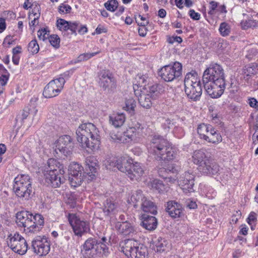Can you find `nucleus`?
I'll return each instance as SVG.
<instances>
[{
	"mask_svg": "<svg viewBox=\"0 0 258 258\" xmlns=\"http://www.w3.org/2000/svg\"><path fill=\"white\" fill-rule=\"evenodd\" d=\"M149 153L157 161H171L177 158L178 149L160 136H154L148 147Z\"/></svg>",
	"mask_w": 258,
	"mask_h": 258,
	"instance_id": "obj_1",
	"label": "nucleus"
},
{
	"mask_svg": "<svg viewBox=\"0 0 258 258\" xmlns=\"http://www.w3.org/2000/svg\"><path fill=\"white\" fill-rule=\"evenodd\" d=\"M77 139L83 148L98 150L100 145L99 131L92 123L81 124L76 131Z\"/></svg>",
	"mask_w": 258,
	"mask_h": 258,
	"instance_id": "obj_2",
	"label": "nucleus"
},
{
	"mask_svg": "<svg viewBox=\"0 0 258 258\" xmlns=\"http://www.w3.org/2000/svg\"><path fill=\"white\" fill-rule=\"evenodd\" d=\"M16 223L19 227L24 228L26 233H35L39 231L44 223V218L39 214L34 215L29 211H22L16 216Z\"/></svg>",
	"mask_w": 258,
	"mask_h": 258,
	"instance_id": "obj_3",
	"label": "nucleus"
},
{
	"mask_svg": "<svg viewBox=\"0 0 258 258\" xmlns=\"http://www.w3.org/2000/svg\"><path fill=\"white\" fill-rule=\"evenodd\" d=\"M184 91L187 98L192 101L200 99L202 88L200 78L197 72L191 71L187 73L184 80Z\"/></svg>",
	"mask_w": 258,
	"mask_h": 258,
	"instance_id": "obj_4",
	"label": "nucleus"
},
{
	"mask_svg": "<svg viewBox=\"0 0 258 258\" xmlns=\"http://www.w3.org/2000/svg\"><path fill=\"white\" fill-rule=\"evenodd\" d=\"M121 251L128 258H148L147 246L133 239H127L119 243Z\"/></svg>",
	"mask_w": 258,
	"mask_h": 258,
	"instance_id": "obj_5",
	"label": "nucleus"
},
{
	"mask_svg": "<svg viewBox=\"0 0 258 258\" xmlns=\"http://www.w3.org/2000/svg\"><path fill=\"white\" fill-rule=\"evenodd\" d=\"M13 190L18 199L28 201L32 196V181L28 175H18L14 179Z\"/></svg>",
	"mask_w": 258,
	"mask_h": 258,
	"instance_id": "obj_6",
	"label": "nucleus"
},
{
	"mask_svg": "<svg viewBox=\"0 0 258 258\" xmlns=\"http://www.w3.org/2000/svg\"><path fill=\"white\" fill-rule=\"evenodd\" d=\"M182 66L176 61L173 64L167 65L161 69L159 75L166 82H171L182 75Z\"/></svg>",
	"mask_w": 258,
	"mask_h": 258,
	"instance_id": "obj_7",
	"label": "nucleus"
},
{
	"mask_svg": "<svg viewBox=\"0 0 258 258\" xmlns=\"http://www.w3.org/2000/svg\"><path fill=\"white\" fill-rule=\"evenodd\" d=\"M98 84L102 89L110 93L114 91L116 88V80L108 70H102L98 75Z\"/></svg>",
	"mask_w": 258,
	"mask_h": 258,
	"instance_id": "obj_8",
	"label": "nucleus"
},
{
	"mask_svg": "<svg viewBox=\"0 0 258 258\" xmlns=\"http://www.w3.org/2000/svg\"><path fill=\"white\" fill-rule=\"evenodd\" d=\"M8 246L19 254L23 255L28 250V244L25 239L19 233L16 232L13 235L10 234L8 237Z\"/></svg>",
	"mask_w": 258,
	"mask_h": 258,
	"instance_id": "obj_9",
	"label": "nucleus"
},
{
	"mask_svg": "<svg viewBox=\"0 0 258 258\" xmlns=\"http://www.w3.org/2000/svg\"><path fill=\"white\" fill-rule=\"evenodd\" d=\"M207 93L212 98H218L223 94L225 89V80H219L203 82Z\"/></svg>",
	"mask_w": 258,
	"mask_h": 258,
	"instance_id": "obj_10",
	"label": "nucleus"
},
{
	"mask_svg": "<svg viewBox=\"0 0 258 258\" xmlns=\"http://www.w3.org/2000/svg\"><path fill=\"white\" fill-rule=\"evenodd\" d=\"M68 218L76 235L81 237L84 234L90 231L89 223L81 220L76 214H69Z\"/></svg>",
	"mask_w": 258,
	"mask_h": 258,
	"instance_id": "obj_11",
	"label": "nucleus"
},
{
	"mask_svg": "<svg viewBox=\"0 0 258 258\" xmlns=\"http://www.w3.org/2000/svg\"><path fill=\"white\" fill-rule=\"evenodd\" d=\"M225 80L224 70L222 67L217 63H211L204 71L203 82Z\"/></svg>",
	"mask_w": 258,
	"mask_h": 258,
	"instance_id": "obj_12",
	"label": "nucleus"
},
{
	"mask_svg": "<svg viewBox=\"0 0 258 258\" xmlns=\"http://www.w3.org/2000/svg\"><path fill=\"white\" fill-rule=\"evenodd\" d=\"M83 167L78 163H73L69 166V181L72 186L77 187L83 180Z\"/></svg>",
	"mask_w": 258,
	"mask_h": 258,
	"instance_id": "obj_13",
	"label": "nucleus"
},
{
	"mask_svg": "<svg viewBox=\"0 0 258 258\" xmlns=\"http://www.w3.org/2000/svg\"><path fill=\"white\" fill-rule=\"evenodd\" d=\"M64 86L63 79H54L50 81L44 87L43 95L46 98L57 96L62 91Z\"/></svg>",
	"mask_w": 258,
	"mask_h": 258,
	"instance_id": "obj_14",
	"label": "nucleus"
},
{
	"mask_svg": "<svg viewBox=\"0 0 258 258\" xmlns=\"http://www.w3.org/2000/svg\"><path fill=\"white\" fill-rule=\"evenodd\" d=\"M34 253L40 256L46 255L50 249V242L46 236H37L32 241Z\"/></svg>",
	"mask_w": 258,
	"mask_h": 258,
	"instance_id": "obj_15",
	"label": "nucleus"
},
{
	"mask_svg": "<svg viewBox=\"0 0 258 258\" xmlns=\"http://www.w3.org/2000/svg\"><path fill=\"white\" fill-rule=\"evenodd\" d=\"M195 176L192 172L185 171L182 174L179 179L178 184L185 194H188L194 191Z\"/></svg>",
	"mask_w": 258,
	"mask_h": 258,
	"instance_id": "obj_16",
	"label": "nucleus"
},
{
	"mask_svg": "<svg viewBox=\"0 0 258 258\" xmlns=\"http://www.w3.org/2000/svg\"><path fill=\"white\" fill-rule=\"evenodd\" d=\"M73 147L71 137L68 135H64L60 137L58 139L55 151L57 153L59 151L60 153L67 157L71 154Z\"/></svg>",
	"mask_w": 258,
	"mask_h": 258,
	"instance_id": "obj_17",
	"label": "nucleus"
},
{
	"mask_svg": "<svg viewBox=\"0 0 258 258\" xmlns=\"http://www.w3.org/2000/svg\"><path fill=\"white\" fill-rule=\"evenodd\" d=\"M142 134L139 132L135 131L134 128L129 127L126 131L123 133L122 139L116 137L115 135H112L110 137L114 141H122L125 143H138L140 141Z\"/></svg>",
	"mask_w": 258,
	"mask_h": 258,
	"instance_id": "obj_18",
	"label": "nucleus"
},
{
	"mask_svg": "<svg viewBox=\"0 0 258 258\" xmlns=\"http://www.w3.org/2000/svg\"><path fill=\"white\" fill-rule=\"evenodd\" d=\"M198 170L204 174L213 175L219 172V166L210 157L199 166Z\"/></svg>",
	"mask_w": 258,
	"mask_h": 258,
	"instance_id": "obj_19",
	"label": "nucleus"
},
{
	"mask_svg": "<svg viewBox=\"0 0 258 258\" xmlns=\"http://www.w3.org/2000/svg\"><path fill=\"white\" fill-rule=\"evenodd\" d=\"M98 240L95 238H89L82 245L81 253L84 258H93L96 254L95 246L97 245Z\"/></svg>",
	"mask_w": 258,
	"mask_h": 258,
	"instance_id": "obj_20",
	"label": "nucleus"
},
{
	"mask_svg": "<svg viewBox=\"0 0 258 258\" xmlns=\"http://www.w3.org/2000/svg\"><path fill=\"white\" fill-rule=\"evenodd\" d=\"M135 95L138 97L140 104L145 108H150L152 106V100L154 99L148 94L147 89L142 88L141 90L136 89L134 87Z\"/></svg>",
	"mask_w": 258,
	"mask_h": 258,
	"instance_id": "obj_21",
	"label": "nucleus"
},
{
	"mask_svg": "<svg viewBox=\"0 0 258 258\" xmlns=\"http://www.w3.org/2000/svg\"><path fill=\"white\" fill-rule=\"evenodd\" d=\"M64 171L62 167H60L58 161L54 159H49L47 161V165L45 167L43 171L44 176H47V179L50 180L51 175H54L55 173H58Z\"/></svg>",
	"mask_w": 258,
	"mask_h": 258,
	"instance_id": "obj_22",
	"label": "nucleus"
},
{
	"mask_svg": "<svg viewBox=\"0 0 258 258\" xmlns=\"http://www.w3.org/2000/svg\"><path fill=\"white\" fill-rule=\"evenodd\" d=\"M121 163L126 165L127 163L123 158L116 157L108 158L104 161V165L107 169L113 170L114 168L116 167L120 171H126V167H122L119 164Z\"/></svg>",
	"mask_w": 258,
	"mask_h": 258,
	"instance_id": "obj_23",
	"label": "nucleus"
},
{
	"mask_svg": "<svg viewBox=\"0 0 258 258\" xmlns=\"http://www.w3.org/2000/svg\"><path fill=\"white\" fill-rule=\"evenodd\" d=\"M166 212L173 218H180L183 215L181 205L175 201L167 202L166 208Z\"/></svg>",
	"mask_w": 258,
	"mask_h": 258,
	"instance_id": "obj_24",
	"label": "nucleus"
},
{
	"mask_svg": "<svg viewBox=\"0 0 258 258\" xmlns=\"http://www.w3.org/2000/svg\"><path fill=\"white\" fill-rule=\"evenodd\" d=\"M145 170V167L142 164L138 162L132 163L131 172H128L127 175L132 180H137L143 176Z\"/></svg>",
	"mask_w": 258,
	"mask_h": 258,
	"instance_id": "obj_25",
	"label": "nucleus"
},
{
	"mask_svg": "<svg viewBox=\"0 0 258 258\" xmlns=\"http://www.w3.org/2000/svg\"><path fill=\"white\" fill-rule=\"evenodd\" d=\"M141 218L142 220L141 225L146 230L152 231L156 228L158 222L154 216L143 214L141 215Z\"/></svg>",
	"mask_w": 258,
	"mask_h": 258,
	"instance_id": "obj_26",
	"label": "nucleus"
},
{
	"mask_svg": "<svg viewBox=\"0 0 258 258\" xmlns=\"http://www.w3.org/2000/svg\"><path fill=\"white\" fill-rule=\"evenodd\" d=\"M115 228L120 234L127 236L135 232V228L133 225L127 221L117 222Z\"/></svg>",
	"mask_w": 258,
	"mask_h": 258,
	"instance_id": "obj_27",
	"label": "nucleus"
},
{
	"mask_svg": "<svg viewBox=\"0 0 258 258\" xmlns=\"http://www.w3.org/2000/svg\"><path fill=\"white\" fill-rule=\"evenodd\" d=\"M64 173V171H62L60 173H55L54 175L50 176V178H49L50 180L47 179L46 176H44L45 181L48 185L51 187L54 188L58 187L65 181L66 179L63 176Z\"/></svg>",
	"mask_w": 258,
	"mask_h": 258,
	"instance_id": "obj_28",
	"label": "nucleus"
},
{
	"mask_svg": "<svg viewBox=\"0 0 258 258\" xmlns=\"http://www.w3.org/2000/svg\"><path fill=\"white\" fill-rule=\"evenodd\" d=\"M153 249L155 251L162 252L171 248V243L164 238L159 237L153 241Z\"/></svg>",
	"mask_w": 258,
	"mask_h": 258,
	"instance_id": "obj_29",
	"label": "nucleus"
},
{
	"mask_svg": "<svg viewBox=\"0 0 258 258\" xmlns=\"http://www.w3.org/2000/svg\"><path fill=\"white\" fill-rule=\"evenodd\" d=\"M139 207L145 213L144 214L148 213L153 215H156L157 214L156 205L154 202L146 197L142 202V204Z\"/></svg>",
	"mask_w": 258,
	"mask_h": 258,
	"instance_id": "obj_30",
	"label": "nucleus"
},
{
	"mask_svg": "<svg viewBox=\"0 0 258 258\" xmlns=\"http://www.w3.org/2000/svg\"><path fill=\"white\" fill-rule=\"evenodd\" d=\"M146 198L143 194L142 190H137L133 192L128 200L129 203L133 204V206L135 208H138L142 204V202Z\"/></svg>",
	"mask_w": 258,
	"mask_h": 258,
	"instance_id": "obj_31",
	"label": "nucleus"
},
{
	"mask_svg": "<svg viewBox=\"0 0 258 258\" xmlns=\"http://www.w3.org/2000/svg\"><path fill=\"white\" fill-rule=\"evenodd\" d=\"M86 170L88 169L90 172L88 174H90V176H94L95 173L97 172V168L98 167V161L96 158L94 156H89L86 159Z\"/></svg>",
	"mask_w": 258,
	"mask_h": 258,
	"instance_id": "obj_32",
	"label": "nucleus"
},
{
	"mask_svg": "<svg viewBox=\"0 0 258 258\" xmlns=\"http://www.w3.org/2000/svg\"><path fill=\"white\" fill-rule=\"evenodd\" d=\"M125 120L123 113L113 114L109 116V122L115 127L121 126Z\"/></svg>",
	"mask_w": 258,
	"mask_h": 258,
	"instance_id": "obj_33",
	"label": "nucleus"
},
{
	"mask_svg": "<svg viewBox=\"0 0 258 258\" xmlns=\"http://www.w3.org/2000/svg\"><path fill=\"white\" fill-rule=\"evenodd\" d=\"M210 136H208V138L206 142L217 145L222 141V138L219 132L216 130L212 125V128L210 130Z\"/></svg>",
	"mask_w": 258,
	"mask_h": 258,
	"instance_id": "obj_34",
	"label": "nucleus"
},
{
	"mask_svg": "<svg viewBox=\"0 0 258 258\" xmlns=\"http://www.w3.org/2000/svg\"><path fill=\"white\" fill-rule=\"evenodd\" d=\"M192 157L194 163L198 165V167H199V166L203 163H204L205 160L210 158L201 150L195 151L194 152Z\"/></svg>",
	"mask_w": 258,
	"mask_h": 258,
	"instance_id": "obj_35",
	"label": "nucleus"
},
{
	"mask_svg": "<svg viewBox=\"0 0 258 258\" xmlns=\"http://www.w3.org/2000/svg\"><path fill=\"white\" fill-rule=\"evenodd\" d=\"M212 128V125L209 124L201 123L199 125L197 128V132L199 138L205 141L207 140L208 136L207 133H210V129Z\"/></svg>",
	"mask_w": 258,
	"mask_h": 258,
	"instance_id": "obj_36",
	"label": "nucleus"
},
{
	"mask_svg": "<svg viewBox=\"0 0 258 258\" xmlns=\"http://www.w3.org/2000/svg\"><path fill=\"white\" fill-rule=\"evenodd\" d=\"M136 80L137 81L136 84H134V87L139 90H141L142 88H144L147 89V84L148 82V77L146 75H139L138 74Z\"/></svg>",
	"mask_w": 258,
	"mask_h": 258,
	"instance_id": "obj_37",
	"label": "nucleus"
},
{
	"mask_svg": "<svg viewBox=\"0 0 258 258\" xmlns=\"http://www.w3.org/2000/svg\"><path fill=\"white\" fill-rule=\"evenodd\" d=\"M117 205L112 202L111 201L107 200L104 204L103 211L106 216H109L111 214H115L117 211Z\"/></svg>",
	"mask_w": 258,
	"mask_h": 258,
	"instance_id": "obj_38",
	"label": "nucleus"
},
{
	"mask_svg": "<svg viewBox=\"0 0 258 258\" xmlns=\"http://www.w3.org/2000/svg\"><path fill=\"white\" fill-rule=\"evenodd\" d=\"M99 53H100V50L92 53H84L81 54L75 60L74 63H76L81 61H86Z\"/></svg>",
	"mask_w": 258,
	"mask_h": 258,
	"instance_id": "obj_39",
	"label": "nucleus"
},
{
	"mask_svg": "<svg viewBox=\"0 0 258 258\" xmlns=\"http://www.w3.org/2000/svg\"><path fill=\"white\" fill-rule=\"evenodd\" d=\"M151 186L153 189L157 190L159 192H162L165 190V185L163 181L159 179H154L151 182Z\"/></svg>",
	"mask_w": 258,
	"mask_h": 258,
	"instance_id": "obj_40",
	"label": "nucleus"
},
{
	"mask_svg": "<svg viewBox=\"0 0 258 258\" xmlns=\"http://www.w3.org/2000/svg\"><path fill=\"white\" fill-rule=\"evenodd\" d=\"M135 19L136 22L138 23V25L140 26V27L138 29L139 35L142 37H145L146 35L147 32V29L146 27V26L148 24V21L140 23L138 20L137 16H135Z\"/></svg>",
	"mask_w": 258,
	"mask_h": 258,
	"instance_id": "obj_41",
	"label": "nucleus"
},
{
	"mask_svg": "<svg viewBox=\"0 0 258 258\" xmlns=\"http://www.w3.org/2000/svg\"><path fill=\"white\" fill-rule=\"evenodd\" d=\"M241 27L243 29L246 30L249 28H256L258 26L257 22L256 20L248 19L241 22Z\"/></svg>",
	"mask_w": 258,
	"mask_h": 258,
	"instance_id": "obj_42",
	"label": "nucleus"
},
{
	"mask_svg": "<svg viewBox=\"0 0 258 258\" xmlns=\"http://www.w3.org/2000/svg\"><path fill=\"white\" fill-rule=\"evenodd\" d=\"M104 7L109 11L115 12L118 7V3L117 0H108L104 4Z\"/></svg>",
	"mask_w": 258,
	"mask_h": 258,
	"instance_id": "obj_43",
	"label": "nucleus"
},
{
	"mask_svg": "<svg viewBox=\"0 0 258 258\" xmlns=\"http://www.w3.org/2000/svg\"><path fill=\"white\" fill-rule=\"evenodd\" d=\"M159 87V85L157 84H154L152 86H147L148 94L152 97L154 99H155L159 94V91L158 89Z\"/></svg>",
	"mask_w": 258,
	"mask_h": 258,
	"instance_id": "obj_44",
	"label": "nucleus"
},
{
	"mask_svg": "<svg viewBox=\"0 0 258 258\" xmlns=\"http://www.w3.org/2000/svg\"><path fill=\"white\" fill-rule=\"evenodd\" d=\"M70 21H67L63 19H59L56 21L57 28L62 31L66 32L69 30Z\"/></svg>",
	"mask_w": 258,
	"mask_h": 258,
	"instance_id": "obj_45",
	"label": "nucleus"
},
{
	"mask_svg": "<svg viewBox=\"0 0 258 258\" xmlns=\"http://www.w3.org/2000/svg\"><path fill=\"white\" fill-rule=\"evenodd\" d=\"M31 11L29 17L30 18V15H33L36 17V19H38L40 16V6L37 3L35 2L31 4Z\"/></svg>",
	"mask_w": 258,
	"mask_h": 258,
	"instance_id": "obj_46",
	"label": "nucleus"
},
{
	"mask_svg": "<svg viewBox=\"0 0 258 258\" xmlns=\"http://www.w3.org/2000/svg\"><path fill=\"white\" fill-rule=\"evenodd\" d=\"M257 70L256 64H251L245 67L243 69V72L244 75L248 77L255 74L256 73Z\"/></svg>",
	"mask_w": 258,
	"mask_h": 258,
	"instance_id": "obj_47",
	"label": "nucleus"
},
{
	"mask_svg": "<svg viewBox=\"0 0 258 258\" xmlns=\"http://www.w3.org/2000/svg\"><path fill=\"white\" fill-rule=\"evenodd\" d=\"M219 30L222 36H226L230 33V27L228 23L222 22L220 25Z\"/></svg>",
	"mask_w": 258,
	"mask_h": 258,
	"instance_id": "obj_48",
	"label": "nucleus"
},
{
	"mask_svg": "<svg viewBox=\"0 0 258 258\" xmlns=\"http://www.w3.org/2000/svg\"><path fill=\"white\" fill-rule=\"evenodd\" d=\"M136 106L135 100L132 98H130L125 101V106H124L123 108L126 111L133 112Z\"/></svg>",
	"mask_w": 258,
	"mask_h": 258,
	"instance_id": "obj_49",
	"label": "nucleus"
},
{
	"mask_svg": "<svg viewBox=\"0 0 258 258\" xmlns=\"http://www.w3.org/2000/svg\"><path fill=\"white\" fill-rule=\"evenodd\" d=\"M28 51L32 54L37 53L39 50V46L37 41L34 39L29 42L28 47Z\"/></svg>",
	"mask_w": 258,
	"mask_h": 258,
	"instance_id": "obj_50",
	"label": "nucleus"
},
{
	"mask_svg": "<svg viewBox=\"0 0 258 258\" xmlns=\"http://www.w3.org/2000/svg\"><path fill=\"white\" fill-rule=\"evenodd\" d=\"M49 41L51 45L55 47L58 48L60 46V39L57 35H51L49 38Z\"/></svg>",
	"mask_w": 258,
	"mask_h": 258,
	"instance_id": "obj_51",
	"label": "nucleus"
},
{
	"mask_svg": "<svg viewBox=\"0 0 258 258\" xmlns=\"http://www.w3.org/2000/svg\"><path fill=\"white\" fill-rule=\"evenodd\" d=\"M203 192L205 194L206 196L210 199L215 198L217 195V192L215 190L210 186L205 187Z\"/></svg>",
	"mask_w": 258,
	"mask_h": 258,
	"instance_id": "obj_52",
	"label": "nucleus"
},
{
	"mask_svg": "<svg viewBox=\"0 0 258 258\" xmlns=\"http://www.w3.org/2000/svg\"><path fill=\"white\" fill-rule=\"evenodd\" d=\"M75 70V68H72L69 70H68L64 72L63 74H61L60 75V77L57 79H63L64 81V84L66 83V80H68L71 77V76L73 74Z\"/></svg>",
	"mask_w": 258,
	"mask_h": 258,
	"instance_id": "obj_53",
	"label": "nucleus"
},
{
	"mask_svg": "<svg viewBox=\"0 0 258 258\" xmlns=\"http://www.w3.org/2000/svg\"><path fill=\"white\" fill-rule=\"evenodd\" d=\"M58 10L60 14H68L71 12L72 8L68 4H61L58 7Z\"/></svg>",
	"mask_w": 258,
	"mask_h": 258,
	"instance_id": "obj_54",
	"label": "nucleus"
},
{
	"mask_svg": "<svg viewBox=\"0 0 258 258\" xmlns=\"http://www.w3.org/2000/svg\"><path fill=\"white\" fill-rule=\"evenodd\" d=\"M119 158H123L124 159H125L127 161V163H126V165H125L124 164H119L121 166H122V167H126L125 168V169H126V171H121L123 173H126V174H127L128 172H131V168L132 167V162H133V160L132 159H129V158H127L126 157H120Z\"/></svg>",
	"mask_w": 258,
	"mask_h": 258,
	"instance_id": "obj_55",
	"label": "nucleus"
},
{
	"mask_svg": "<svg viewBox=\"0 0 258 258\" xmlns=\"http://www.w3.org/2000/svg\"><path fill=\"white\" fill-rule=\"evenodd\" d=\"M167 41L168 43L172 44L175 42H177L178 43H180L182 42V39L180 36H167Z\"/></svg>",
	"mask_w": 258,
	"mask_h": 258,
	"instance_id": "obj_56",
	"label": "nucleus"
},
{
	"mask_svg": "<svg viewBox=\"0 0 258 258\" xmlns=\"http://www.w3.org/2000/svg\"><path fill=\"white\" fill-rule=\"evenodd\" d=\"M130 127L134 128L135 131L138 132L139 131L140 133L143 134V131L144 127L142 123L139 121L132 122V126Z\"/></svg>",
	"mask_w": 258,
	"mask_h": 258,
	"instance_id": "obj_57",
	"label": "nucleus"
},
{
	"mask_svg": "<svg viewBox=\"0 0 258 258\" xmlns=\"http://www.w3.org/2000/svg\"><path fill=\"white\" fill-rule=\"evenodd\" d=\"M79 27V25L78 23L76 22H72L70 21L69 30L72 32V34L77 35V30H78Z\"/></svg>",
	"mask_w": 258,
	"mask_h": 258,
	"instance_id": "obj_58",
	"label": "nucleus"
},
{
	"mask_svg": "<svg viewBox=\"0 0 258 258\" xmlns=\"http://www.w3.org/2000/svg\"><path fill=\"white\" fill-rule=\"evenodd\" d=\"M158 173L159 175L163 178H170L167 176L168 171L167 168L158 167Z\"/></svg>",
	"mask_w": 258,
	"mask_h": 258,
	"instance_id": "obj_59",
	"label": "nucleus"
},
{
	"mask_svg": "<svg viewBox=\"0 0 258 258\" xmlns=\"http://www.w3.org/2000/svg\"><path fill=\"white\" fill-rule=\"evenodd\" d=\"M257 54V50L255 48H251L249 49L245 57L249 60H251Z\"/></svg>",
	"mask_w": 258,
	"mask_h": 258,
	"instance_id": "obj_60",
	"label": "nucleus"
},
{
	"mask_svg": "<svg viewBox=\"0 0 258 258\" xmlns=\"http://www.w3.org/2000/svg\"><path fill=\"white\" fill-rule=\"evenodd\" d=\"M189 16L194 20H199L201 18L200 13L196 12L194 10L190 9L188 12Z\"/></svg>",
	"mask_w": 258,
	"mask_h": 258,
	"instance_id": "obj_61",
	"label": "nucleus"
},
{
	"mask_svg": "<svg viewBox=\"0 0 258 258\" xmlns=\"http://www.w3.org/2000/svg\"><path fill=\"white\" fill-rule=\"evenodd\" d=\"M9 75V73L0 75V84L5 86L8 81Z\"/></svg>",
	"mask_w": 258,
	"mask_h": 258,
	"instance_id": "obj_62",
	"label": "nucleus"
},
{
	"mask_svg": "<svg viewBox=\"0 0 258 258\" xmlns=\"http://www.w3.org/2000/svg\"><path fill=\"white\" fill-rule=\"evenodd\" d=\"M47 32H49V31H47L45 28H44L39 30L37 32V35L40 39L44 40L45 39H46V35L47 34Z\"/></svg>",
	"mask_w": 258,
	"mask_h": 258,
	"instance_id": "obj_63",
	"label": "nucleus"
},
{
	"mask_svg": "<svg viewBox=\"0 0 258 258\" xmlns=\"http://www.w3.org/2000/svg\"><path fill=\"white\" fill-rule=\"evenodd\" d=\"M179 168L175 165L172 164L169 165L167 168L168 173H176L178 172Z\"/></svg>",
	"mask_w": 258,
	"mask_h": 258,
	"instance_id": "obj_64",
	"label": "nucleus"
}]
</instances>
